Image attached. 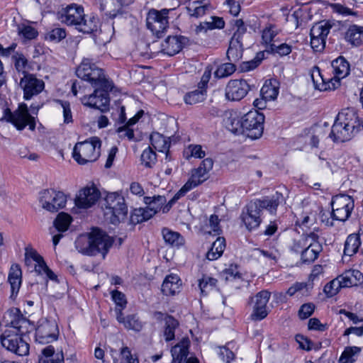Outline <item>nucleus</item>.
<instances>
[{
	"label": "nucleus",
	"instance_id": "nucleus-58",
	"mask_svg": "<svg viewBox=\"0 0 363 363\" xmlns=\"http://www.w3.org/2000/svg\"><path fill=\"white\" fill-rule=\"evenodd\" d=\"M113 4V0H106L104 3H102L100 5L101 11H104L106 16H108L111 18H115L117 16L119 11V8L115 9L113 10L109 9V7Z\"/></svg>",
	"mask_w": 363,
	"mask_h": 363
},
{
	"label": "nucleus",
	"instance_id": "nucleus-19",
	"mask_svg": "<svg viewBox=\"0 0 363 363\" xmlns=\"http://www.w3.org/2000/svg\"><path fill=\"white\" fill-rule=\"evenodd\" d=\"M250 90V85L246 80H230L225 87V97L229 101H240Z\"/></svg>",
	"mask_w": 363,
	"mask_h": 363
},
{
	"label": "nucleus",
	"instance_id": "nucleus-64",
	"mask_svg": "<svg viewBox=\"0 0 363 363\" xmlns=\"http://www.w3.org/2000/svg\"><path fill=\"white\" fill-rule=\"evenodd\" d=\"M219 357L225 363H230L234 359V353L226 347H220Z\"/></svg>",
	"mask_w": 363,
	"mask_h": 363
},
{
	"label": "nucleus",
	"instance_id": "nucleus-61",
	"mask_svg": "<svg viewBox=\"0 0 363 363\" xmlns=\"http://www.w3.org/2000/svg\"><path fill=\"white\" fill-rule=\"evenodd\" d=\"M111 296L115 302L116 308H125L126 306V299L125 295L118 291H113L111 292Z\"/></svg>",
	"mask_w": 363,
	"mask_h": 363
},
{
	"label": "nucleus",
	"instance_id": "nucleus-37",
	"mask_svg": "<svg viewBox=\"0 0 363 363\" xmlns=\"http://www.w3.org/2000/svg\"><path fill=\"white\" fill-rule=\"evenodd\" d=\"M225 248V240L224 238L219 237L212 244L211 248L206 253V258L208 260H216L219 258Z\"/></svg>",
	"mask_w": 363,
	"mask_h": 363
},
{
	"label": "nucleus",
	"instance_id": "nucleus-6",
	"mask_svg": "<svg viewBox=\"0 0 363 363\" xmlns=\"http://www.w3.org/2000/svg\"><path fill=\"white\" fill-rule=\"evenodd\" d=\"M243 133L251 139H257L262 135L264 116L257 110H251L242 117Z\"/></svg>",
	"mask_w": 363,
	"mask_h": 363
},
{
	"label": "nucleus",
	"instance_id": "nucleus-21",
	"mask_svg": "<svg viewBox=\"0 0 363 363\" xmlns=\"http://www.w3.org/2000/svg\"><path fill=\"white\" fill-rule=\"evenodd\" d=\"M153 317L157 320H163L164 321L163 335L165 340L169 342L174 340L175 337V330L179 326L178 320L172 315L159 311L155 312Z\"/></svg>",
	"mask_w": 363,
	"mask_h": 363
},
{
	"label": "nucleus",
	"instance_id": "nucleus-17",
	"mask_svg": "<svg viewBox=\"0 0 363 363\" xmlns=\"http://www.w3.org/2000/svg\"><path fill=\"white\" fill-rule=\"evenodd\" d=\"M101 194L94 186H86L79 191L74 199L76 206L86 209L94 205L100 198Z\"/></svg>",
	"mask_w": 363,
	"mask_h": 363
},
{
	"label": "nucleus",
	"instance_id": "nucleus-40",
	"mask_svg": "<svg viewBox=\"0 0 363 363\" xmlns=\"http://www.w3.org/2000/svg\"><path fill=\"white\" fill-rule=\"evenodd\" d=\"M360 246L359 237L357 234L350 235L345 243L344 255L352 256L355 254Z\"/></svg>",
	"mask_w": 363,
	"mask_h": 363
},
{
	"label": "nucleus",
	"instance_id": "nucleus-43",
	"mask_svg": "<svg viewBox=\"0 0 363 363\" xmlns=\"http://www.w3.org/2000/svg\"><path fill=\"white\" fill-rule=\"evenodd\" d=\"M141 164L147 168H152L157 162V154L151 147L143 151L140 157Z\"/></svg>",
	"mask_w": 363,
	"mask_h": 363
},
{
	"label": "nucleus",
	"instance_id": "nucleus-24",
	"mask_svg": "<svg viewBox=\"0 0 363 363\" xmlns=\"http://www.w3.org/2000/svg\"><path fill=\"white\" fill-rule=\"evenodd\" d=\"M335 121L351 128L352 130L359 131L360 121L356 111L353 108H347L342 109L337 114Z\"/></svg>",
	"mask_w": 363,
	"mask_h": 363
},
{
	"label": "nucleus",
	"instance_id": "nucleus-2",
	"mask_svg": "<svg viewBox=\"0 0 363 363\" xmlns=\"http://www.w3.org/2000/svg\"><path fill=\"white\" fill-rule=\"evenodd\" d=\"M11 323L13 329H7L1 334V345L18 356L27 355L29 352V345L23 340L18 332L23 333L21 328L23 324L28 323V320L25 318L18 317Z\"/></svg>",
	"mask_w": 363,
	"mask_h": 363
},
{
	"label": "nucleus",
	"instance_id": "nucleus-10",
	"mask_svg": "<svg viewBox=\"0 0 363 363\" xmlns=\"http://www.w3.org/2000/svg\"><path fill=\"white\" fill-rule=\"evenodd\" d=\"M331 205L333 219L345 221L354 208V201L348 195L340 194L333 197Z\"/></svg>",
	"mask_w": 363,
	"mask_h": 363
},
{
	"label": "nucleus",
	"instance_id": "nucleus-32",
	"mask_svg": "<svg viewBox=\"0 0 363 363\" xmlns=\"http://www.w3.org/2000/svg\"><path fill=\"white\" fill-rule=\"evenodd\" d=\"M8 280L11 285L12 294L17 293L22 281V272L18 264H13L11 267Z\"/></svg>",
	"mask_w": 363,
	"mask_h": 363
},
{
	"label": "nucleus",
	"instance_id": "nucleus-52",
	"mask_svg": "<svg viewBox=\"0 0 363 363\" xmlns=\"http://www.w3.org/2000/svg\"><path fill=\"white\" fill-rule=\"evenodd\" d=\"M315 238H318V235L315 233H311L309 235L305 238H302L298 240H294L293 245L291 246V250L295 252H301V254L302 250H304L308 242L311 240H313Z\"/></svg>",
	"mask_w": 363,
	"mask_h": 363
},
{
	"label": "nucleus",
	"instance_id": "nucleus-7",
	"mask_svg": "<svg viewBox=\"0 0 363 363\" xmlns=\"http://www.w3.org/2000/svg\"><path fill=\"white\" fill-rule=\"evenodd\" d=\"M5 117L18 130H23L27 125L31 130L35 128V118L30 114L28 106L24 103L20 104L13 112L6 110Z\"/></svg>",
	"mask_w": 363,
	"mask_h": 363
},
{
	"label": "nucleus",
	"instance_id": "nucleus-46",
	"mask_svg": "<svg viewBox=\"0 0 363 363\" xmlns=\"http://www.w3.org/2000/svg\"><path fill=\"white\" fill-rule=\"evenodd\" d=\"M226 128L235 134L243 133L242 118L230 116L225 120Z\"/></svg>",
	"mask_w": 363,
	"mask_h": 363
},
{
	"label": "nucleus",
	"instance_id": "nucleus-3",
	"mask_svg": "<svg viewBox=\"0 0 363 363\" xmlns=\"http://www.w3.org/2000/svg\"><path fill=\"white\" fill-rule=\"evenodd\" d=\"M79 78L89 82L94 87L111 88V82L104 76L103 69L99 68L89 59H84L76 70Z\"/></svg>",
	"mask_w": 363,
	"mask_h": 363
},
{
	"label": "nucleus",
	"instance_id": "nucleus-31",
	"mask_svg": "<svg viewBox=\"0 0 363 363\" xmlns=\"http://www.w3.org/2000/svg\"><path fill=\"white\" fill-rule=\"evenodd\" d=\"M172 361L171 363H184L189 354V342L183 340L174 345L172 350Z\"/></svg>",
	"mask_w": 363,
	"mask_h": 363
},
{
	"label": "nucleus",
	"instance_id": "nucleus-44",
	"mask_svg": "<svg viewBox=\"0 0 363 363\" xmlns=\"http://www.w3.org/2000/svg\"><path fill=\"white\" fill-rule=\"evenodd\" d=\"M211 21H206L201 23L199 26H197L196 30L197 33L201 32L202 30H207L208 29H214V28H223L225 26V22L223 18L216 16H211Z\"/></svg>",
	"mask_w": 363,
	"mask_h": 363
},
{
	"label": "nucleus",
	"instance_id": "nucleus-51",
	"mask_svg": "<svg viewBox=\"0 0 363 363\" xmlns=\"http://www.w3.org/2000/svg\"><path fill=\"white\" fill-rule=\"evenodd\" d=\"M278 88L275 85L272 84V83H265L260 91L261 96H262V97L264 99H267L268 101L275 99L278 95Z\"/></svg>",
	"mask_w": 363,
	"mask_h": 363
},
{
	"label": "nucleus",
	"instance_id": "nucleus-39",
	"mask_svg": "<svg viewBox=\"0 0 363 363\" xmlns=\"http://www.w3.org/2000/svg\"><path fill=\"white\" fill-rule=\"evenodd\" d=\"M155 213V210H152L149 206H147L146 208L135 209L131 216V220L133 223H142L152 218Z\"/></svg>",
	"mask_w": 363,
	"mask_h": 363
},
{
	"label": "nucleus",
	"instance_id": "nucleus-33",
	"mask_svg": "<svg viewBox=\"0 0 363 363\" xmlns=\"http://www.w3.org/2000/svg\"><path fill=\"white\" fill-rule=\"evenodd\" d=\"M345 39L354 46H359L363 43V27L357 25L350 26L345 33Z\"/></svg>",
	"mask_w": 363,
	"mask_h": 363
},
{
	"label": "nucleus",
	"instance_id": "nucleus-30",
	"mask_svg": "<svg viewBox=\"0 0 363 363\" xmlns=\"http://www.w3.org/2000/svg\"><path fill=\"white\" fill-rule=\"evenodd\" d=\"M186 9L189 16L199 18L208 13L211 7L208 0H201L193 1Z\"/></svg>",
	"mask_w": 363,
	"mask_h": 363
},
{
	"label": "nucleus",
	"instance_id": "nucleus-8",
	"mask_svg": "<svg viewBox=\"0 0 363 363\" xmlns=\"http://www.w3.org/2000/svg\"><path fill=\"white\" fill-rule=\"evenodd\" d=\"M39 202L43 209L54 213L65 207L67 196L53 189H45L40 193Z\"/></svg>",
	"mask_w": 363,
	"mask_h": 363
},
{
	"label": "nucleus",
	"instance_id": "nucleus-28",
	"mask_svg": "<svg viewBox=\"0 0 363 363\" xmlns=\"http://www.w3.org/2000/svg\"><path fill=\"white\" fill-rule=\"evenodd\" d=\"M321 250V245L317 241V238H315L302 250L301 259L303 263H311L317 259Z\"/></svg>",
	"mask_w": 363,
	"mask_h": 363
},
{
	"label": "nucleus",
	"instance_id": "nucleus-53",
	"mask_svg": "<svg viewBox=\"0 0 363 363\" xmlns=\"http://www.w3.org/2000/svg\"><path fill=\"white\" fill-rule=\"evenodd\" d=\"M15 67L18 72H22L24 74L26 73V68L28 67V60L22 54L16 53L13 56Z\"/></svg>",
	"mask_w": 363,
	"mask_h": 363
},
{
	"label": "nucleus",
	"instance_id": "nucleus-38",
	"mask_svg": "<svg viewBox=\"0 0 363 363\" xmlns=\"http://www.w3.org/2000/svg\"><path fill=\"white\" fill-rule=\"evenodd\" d=\"M150 143L152 147L159 152H167L169 148V142L166 138L159 133H153L150 135Z\"/></svg>",
	"mask_w": 363,
	"mask_h": 363
},
{
	"label": "nucleus",
	"instance_id": "nucleus-23",
	"mask_svg": "<svg viewBox=\"0 0 363 363\" xmlns=\"http://www.w3.org/2000/svg\"><path fill=\"white\" fill-rule=\"evenodd\" d=\"M357 132L342 123L335 121L329 136L334 142H345L350 140Z\"/></svg>",
	"mask_w": 363,
	"mask_h": 363
},
{
	"label": "nucleus",
	"instance_id": "nucleus-36",
	"mask_svg": "<svg viewBox=\"0 0 363 363\" xmlns=\"http://www.w3.org/2000/svg\"><path fill=\"white\" fill-rule=\"evenodd\" d=\"M99 19L94 16H86L84 14L83 20H81L76 28L84 33H91L98 29Z\"/></svg>",
	"mask_w": 363,
	"mask_h": 363
},
{
	"label": "nucleus",
	"instance_id": "nucleus-54",
	"mask_svg": "<svg viewBox=\"0 0 363 363\" xmlns=\"http://www.w3.org/2000/svg\"><path fill=\"white\" fill-rule=\"evenodd\" d=\"M341 288L342 287L339 280L335 278L324 286V292L328 297H333L339 292Z\"/></svg>",
	"mask_w": 363,
	"mask_h": 363
},
{
	"label": "nucleus",
	"instance_id": "nucleus-13",
	"mask_svg": "<svg viewBox=\"0 0 363 363\" xmlns=\"http://www.w3.org/2000/svg\"><path fill=\"white\" fill-rule=\"evenodd\" d=\"M332 28L328 21H321L315 23L311 29V45L315 51L322 50L325 45L326 38Z\"/></svg>",
	"mask_w": 363,
	"mask_h": 363
},
{
	"label": "nucleus",
	"instance_id": "nucleus-48",
	"mask_svg": "<svg viewBox=\"0 0 363 363\" xmlns=\"http://www.w3.org/2000/svg\"><path fill=\"white\" fill-rule=\"evenodd\" d=\"M235 63L230 61L220 65L215 72L216 76L218 78H223L231 75L235 71Z\"/></svg>",
	"mask_w": 363,
	"mask_h": 363
},
{
	"label": "nucleus",
	"instance_id": "nucleus-20",
	"mask_svg": "<svg viewBox=\"0 0 363 363\" xmlns=\"http://www.w3.org/2000/svg\"><path fill=\"white\" fill-rule=\"evenodd\" d=\"M270 298V293L267 291H261L251 298L252 303H254L253 312L251 318L255 320H261L267 315L266 309L267 303Z\"/></svg>",
	"mask_w": 363,
	"mask_h": 363
},
{
	"label": "nucleus",
	"instance_id": "nucleus-47",
	"mask_svg": "<svg viewBox=\"0 0 363 363\" xmlns=\"http://www.w3.org/2000/svg\"><path fill=\"white\" fill-rule=\"evenodd\" d=\"M72 221V218L69 215L65 213H60L57 216L54 221V225L58 231H66Z\"/></svg>",
	"mask_w": 363,
	"mask_h": 363
},
{
	"label": "nucleus",
	"instance_id": "nucleus-9",
	"mask_svg": "<svg viewBox=\"0 0 363 363\" xmlns=\"http://www.w3.org/2000/svg\"><path fill=\"white\" fill-rule=\"evenodd\" d=\"M104 87H95L94 92L89 96H84L81 99L83 105L106 112L109 109L110 99L108 91L112 89Z\"/></svg>",
	"mask_w": 363,
	"mask_h": 363
},
{
	"label": "nucleus",
	"instance_id": "nucleus-14",
	"mask_svg": "<svg viewBox=\"0 0 363 363\" xmlns=\"http://www.w3.org/2000/svg\"><path fill=\"white\" fill-rule=\"evenodd\" d=\"M20 86L23 91V99L30 100L38 95L45 88V82L34 74H26L20 80Z\"/></svg>",
	"mask_w": 363,
	"mask_h": 363
},
{
	"label": "nucleus",
	"instance_id": "nucleus-42",
	"mask_svg": "<svg viewBox=\"0 0 363 363\" xmlns=\"http://www.w3.org/2000/svg\"><path fill=\"white\" fill-rule=\"evenodd\" d=\"M34 270L38 275H45L48 279L57 281V276L48 267L43 257L35 262Z\"/></svg>",
	"mask_w": 363,
	"mask_h": 363
},
{
	"label": "nucleus",
	"instance_id": "nucleus-29",
	"mask_svg": "<svg viewBox=\"0 0 363 363\" xmlns=\"http://www.w3.org/2000/svg\"><path fill=\"white\" fill-rule=\"evenodd\" d=\"M181 280L176 274L167 276L162 284V291L166 295H174L178 293L181 286Z\"/></svg>",
	"mask_w": 363,
	"mask_h": 363
},
{
	"label": "nucleus",
	"instance_id": "nucleus-60",
	"mask_svg": "<svg viewBox=\"0 0 363 363\" xmlns=\"http://www.w3.org/2000/svg\"><path fill=\"white\" fill-rule=\"evenodd\" d=\"M186 184L181 188V189L173 196V198L168 202V203L164 206L163 208V212L166 213L167 212L172 205L182 196H183L186 192L189 191L192 189H185Z\"/></svg>",
	"mask_w": 363,
	"mask_h": 363
},
{
	"label": "nucleus",
	"instance_id": "nucleus-22",
	"mask_svg": "<svg viewBox=\"0 0 363 363\" xmlns=\"http://www.w3.org/2000/svg\"><path fill=\"white\" fill-rule=\"evenodd\" d=\"M255 201L261 211L266 209L271 214H276L278 206L285 202V199L281 193L277 191L270 196L256 199Z\"/></svg>",
	"mask_w": 363,
	"mask_h": 363
},
{
	"label": "nucleus",
	"instance_id": "nucleus-1",
	"mask_svg": "<svg viewBox=\"0 0 363 363\" xmlns=\"http://www.w3.org/2000/svg\"><path fill=\"white\" fill-rule=\"evenodd\" d=\"M113 242V238L104 231L93 228L89 233L79 235L74 245L77 250L82 254L96 255L101 253L104 258Z\"/></svg>",
	"mask_w": 363,
	"mask_h": 363
},
{
	"label": "nucleus",
	"instance_id": "nucleus-63",
	"mask_svg": "<svg viewBox=\"0 0 363 363\" xmlns=\"http://www.w3.org/2000/svg\"><path fill=\"white\" fill-rule=\"evenodd\" d=\"M314 305L312 303H305L301 306L298 311V315L301 319H306L312 315L314 311Z\"/></svg>",
	"mask_w": 363,
	"mask_h": 363
},
{
	"label": "nucleus",
	"instance_id": "nucleus-4",
	"mask_svg": "<svg viewBox=\"0 0 363 363\" xmlns=\"http://www.w3.org/2000/svg\"><path fill=\"white\" fill-rule=\"evenodd\" d=\"M101 142L98 137H92L76 143L73 157L80 164L96 161L100 155Z\"/></svg>",
	"mask_w": 363,
	"mask_h": 363
},
{
	"label": "nucleus",
	"instance_id": "nucleus-12",
	"mask_svg": "<svg viewBox=\"0 0 363 363\" xmlns=\"http://www.w3.org/2000/svg\"><path fill=\"white\" fill-rule=\"evenodd\" d=\"M168 10H150L147 16L146 24L153 34L160 38L168 26Z\"/></svg>",
	"mask_w": 363,
	"mask_h": 363
},
{
	"label": "nucleus",
	"instance_id": "nucleus-59",
	"mask_svg": "<svg viewBox=\"0 0 363 363\" xmlns=\"http://www.w3.org/2000/svg\"><path fill=\"white\" fill-rule=\"evenodd\" d=\"M66 37V32L64 28H55L48 35V38L51 41L60 42Z\"/></svg>",
	"mask_w": 363,
	"mask_h": 363
},
{
	"label": "nucleus",
	"instance_id": "nucleus-41",
	"mask_svg": "<svg viewBox=\"0 0 363 363\" xmlns=\"http://www.w3.org/2000/svg\"><path fill=\"white\" fill-rule=\"evenodd\" d=\"M162 234L164 242L172 246H180L184 242L183 238L179 233L172 231L168 228H163Z\"/></svg>",
	"mask_w": 363,
	"mask_h": 363
},
{
	"label": "nucleus",
	"instance_id": "nucleus-49",
	"mask_svg": "<svg viewBox=\"0 0 363 363\" xmlns=\"http://www.w3.org/2000/svg\"><path fill=\"white\" fill-rule=\"evenodd\" d=\"M360 352V348L357 347H346L342 352L340 359V363H353L355 361L354 355Z\"/></svg>",
	"mask_w": 363,
	"mask_h": 363
},
{
	"label": "nucleus",
	"instance_id": "nucleus-15",
	"mask_svg": "<svg viewBox=\"0 0 363 363\" xmlns=\"http://www.w3.org/2000/svg\"><path fill=\"white\" fill-rule=\"evenodd\" d=\"M213 165L212 159H204L197 168L191 170V177L186 182L185 189H194L207 180L208 172L212 169Z\"/></svg>",
	"mask_w": 363,
	"mask_h": 363
},
{
	"label": "nucleus",
	"instance_id": "nucleus-5",
	"mask_svg": "<svg viewBox=\"0 0 363 363\" xmlns=\"http://www.w3.org/2000/svg\"><path fill=\"white\" fill-rule=\"evenodd\" d=\"M105 216L112 224L124 220L128 213V207L124 198L117 192L109 193L105 198Z\"/></svg>",
	"mask_w": 363,
	"mask_h": 363
},
{
	"label": "nucleus",
	"instance_id": "nucleus-62",
	"mask_svg": "<svg viewBox=\"0 0 363 363\" xmlns=\"http://www.w3.org/2000/svg\"><path fill=\"white\" fill-rule=\"evenodd\" d=\"M277 35V30L275 26H269L265 28L262 32V39L266 44L271 43Z\"/></svg>",
	"mask_w": 363,
	"mask_h": 363
},
{
	"label": "nucleus",
	"instance_id": "nucleus-50",
	"mask_svg": "<svg viewBox=\"0 0 363 363\" xmlns=\"http://www.w3.org/2000/svg\"><path fill=\"white\" fill-rule=\"evenodd\" d=\"M217 280L214 278L203 276L202 279L199 280V286L200 288L202 294L206 295L209 291L213 290L216 286Z\"/></svg>",
	"mask_w": 363,
	"mask_h": 363
},
{
	"label": "nucleus",
	"instance_id": "nucleus-34",
	"mask_svg": "<svg viewBox=\"0 0 363 363\" xmlns=\"http://www.w3.org/2000/svg\"><path fill=\"white\" fill-rule=\"evenodd\" d=\"M162 50L169 56L178 53L182 48V43L177 36H169L162 43Z\"/></svg>",
	"mask_w": 363,
	"mask_h": 363
},
{
	"label": "nucleus",
	"instance_id": "nucleus-56",
	"mask_svg": "<svg viewBox=\"0 0 363 363\" xmlns=\"http://www.w3.org/2000/svg\"><path fill=\"white\" fill-rule=\"evenodd\" d=\"M271 51L283 57L288 55L291 52V46L286 43L276 45L274 43L270 44Z\"/></svg>",
	"mask_w": 363,
	"mask_h": 363
},
{
	"label": "nucleus",
	"instance_id": "nucleus-25",
	"mask_svg": "<svg viewBox=\"0 0 363 363\" xmlns=\"http://www.w3.org/2000/svg\"><path fill=\"white\" fill-rule=\"evenodd\" d=\"M331 66L334 77L333 82L336 84V88L340 84V80L346 77L350 73L349 62L342 56L332 61Z\"/></svg>",
	"mask_w": 363,
	"mask_h": 363
},
{
	"label": "nucleus",
	"instance_id": "nucleus-18",
	"mask_svg": "<svg viewBox=\"0 0 363 363\" xmlns=\"http://www.w3.org/2000/svg\"><path fill=\"white\" fill-rule=\"evenodd\" d=\"M261 211L255 201H250L242 210L241 220L246 228L252 230L261 223Z\"/></svg>",
	"mask_w": 363,
	"mask_h": 363
},
{
	"label": "nucleus",
	"instance_id": "nucleus-16",
	"mask_svg": "<svg viewBox=\"0 0 363 363\" xmlns=\"http://www.w3.org/2000/svg\"><path fill=\"white\" fill-rule=\"evenodd\" d=\"M84 8L80 5L71 4L57 13V18L68 26L77 27L84 17Z\"/></svg>",
	"mask_w": 363,
	"mask_h": 363
},
{
	"label": "nucleus",
	"instance_id": "nucleus-35",
	"mask_svg": "<svg viewBox=\"0 0 363 363\" xmlns=\"http://www.w3.org/2000/svg\"><path fill=\"white\" fill-rule=\"evenodd\" d=\"M243 48L242 41L230 40L227 50V58L229 61L238 62L242 57Z\"/></svg>",
	"mask_w": 363,
	"mask_h": 363
},
{
	"label": "nucleus",
	"instance_id": "nucleus-26",
	"mask_svg": "<svg viewBox=\"0 0 363 363\" xmlns=\"http://www.w3.org/2000/svg\"><path fill=\"white\" fill-rule=\"evenodd\" d=\"M337 278L342 288L355 286L363 284V274L356 269L345 271Z\"/></svg>",
	"mask_w": 363,
	"mask_h": 363
},
{
	"label": "nucleus",
	"instance_id": "nucleus-55",
	"mask_svg": "<svg viewBox=\"0 0 363 363\" xmlns=\"http://www.w3.org/2000/svg\"><path fill=\"white\" fill-rule=\"evenodd\" d=\"M123 325L126 329L133 330L135 331H140L142 328L141 323L135 315H127Z\"/></svg>",
	"mask_w": 363,
	"mask_h": 363
},
{
	"label": "nucleus",
	"instance_id": "nucleus-27",
	"mask_svg": "<svg viewBox=\"0 0 363 363\" xmlns=\"http://www.w3.org/2000/svg\"><path fill=\"white\" fill-rule=\"evenodd\" d=\"M311 78L315 89L320 91H327L336 89V84L333 82V79L325 78L321 74L320 69L318 67H314L311 70Z\"/></svg>",
	"mask_w": 363,
	"mask_h": 363
},
{
	"label": "nucleus",
	"instance_id": "nucleus-57",
	"mask_svg": "<svg viewBox=\"0 0 363 363\" xmlns=\"http://www.w3.org/2000/svg\"><path fill=\"white\" fill-rule=\"evenodd\" d=\"M62 108L63 118L65 123H69L72 122V113L70 108V104L66 101L57 100Z\"/></svg>",
	"mask_w": 363,
	"mask_h": 363
},
{
	"label": "nucleus",
	"instance_id": "nucleus-45",
	"mask_svg": "<svg viewBox=\"0 0 363 363\" xmlns=\"http://www.w3.org/2000/svg\"><path fill=\"white\" fill-rule=\"evenodd\" d=\"M206 95V91L198 88V89L187 93L184 99L186 104L192 105L203 101Z\"/></svg>",
	"mask_w": 363,
	"mask_h": 363
},
{
	"label": "nucleus",
	"instance_id": "nucleus-11",
	"mask_svg": "<svg viewBox=\"0 0 363 363\" xmlns=\"http://www.w3.org/2000/svg\"><path fill=\"white\" fill-rule=\"evenodd\" d=\"M59 330L55 320H42L35 329V341L45 345L57 340Z\"/></svg>",
	"mask_w": 363,
	"mask_h": 363
}]
</instances>
